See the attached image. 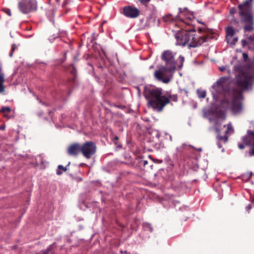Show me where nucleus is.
<instances>
[{"label": "nucleus", "mask_w": 254, "mask_h": 254, "mask_svg": "<svg viewBox=\"0 0 254 254\" xmlns=\"http://www.w3.org/2000/svg\"><path fill=\"white\" fill-rule=\"evenodd\" d=\"M1 66L0 65V93H3L5 90L4 82L5 81L4 75L1 71Z\"/></svg>", "instance_id": "15"}, {"label": "nucleus", "mask_w": 254, "mask_h": 254, "mask_svg": "<svg viewBox=\"0 0 254 254\" xmlns=\"http://www.w3.org/2000/svg\"><path fill=\"white\" fill-rule=\"evenodd\" d=\"M142 227L144 231H148L150 233L152 232L153 231L151 224L148 222L143 223Z\"/></svg>", "instance_id": "17"}, {"label": "nucleus", "mask_w": 254, "mask_h": 254, "mask_svg": "<svg viewBox=\"0 0 254 254\" xmlns=\"http://www.w3.org/2000/svg\"><path fill=\"white\" fill-rule=\"evenodd\" d=\"M210 34L211 30L206 27L199 28L197 31L193 28L190 47L196 48L203 43L208 42L212 39V37L210 35Z\"/></svg>", "instance_id": "5"}, {"label": "nucleus", "mask_w": 254, "mask_h": 254, "mask_svg": "<svg viewBox=\"0 0 254 254\" xmlns=\"http://www.w3.org/2000/svg\"><path fill=\"white\" fill-rule=\"evenodd\" d=\"M121 253L122 254H127V252L126 251H121Z\"/></svg>", "instance_id": "46"}, {"label": "nucleus", "mask_w": 254, "mask_h": 254, "mask_svg": "<svg viewBox=\"0 0 254 254\" xmlns=\"http://www.w3.org/2000/svg\"><path fill=\"white\" fill-rule=\"evenodd\" d=\"M176 55V53L169 50L164 51L161 55V60L165 64L164 66L169 67V70L175 71L177 68L178 70H180L183 66L185 61L184 57L180 55L178 59L179 63L177 64L175 59Z\"/></svg>", "instance_id": "4"}, {"label": "nucleus", "mask_w": 254, "mask_h": 254, "mask_svg": "<svg viewBox=\"0 0 254 254\" xmlns=\"http://www.w3.org/2000/svg\"><path fill=\"white\" fill-rule=\"evenodd\" d=\"M217 140H220L224 143H226L228 140V136L225 133L224 136L220 135V134H217L216 136Z\"/></svg>", "instance_id": "20"}, {"label": "nucleus", "mask_w": 254, "mask_h": 254, "mask_svg": "<svg viewBox=\"0 0 254 254\" xmlns=\"http://www.w3.org/2000/svg\"><path fill=\"white\" fill-rule=\"evenodd\" d=\"M222 152H223L224 151V148L222 149Z\"/></svg>", "instance_id": "50"}, {"label": "nucleus", "mask_w": 254, "mask_h": 254, "mask_svg": "<svg viewBox=\"0 0 254 254\" xmlns=\"http://www.w3.org/2000/svg\"><path fill=\"white\" fill-rule=\"evenodd\" d=\"M143 164H144V165H145L146 164H147V161L146 160H144L143 161Z\"/></svg>", "instance_id": "45"}, {"label": "nucleus", "mask_w": 254, "mask_h": 254, "mask_svg": "<svg viewBox=\"0 0 254 254\" xmlns=\"http://www.w3.org/2000/svg\"><path fill=\"white\" fill-rule=\"evenodd\" d=\"M232 95L231 100L225 95L224 98L222 100L221 103L226 105L227 108L230 109L233 114L238 115L240 114L243 110V96L241 91L236 88H232L231 91H229L228 95Z\"/></svg>", "instance_id": "2"}, {"label": "nucleus", "mask_w": 254, "mask_h": 254, "mask_svg": "<svg viewBox=\"0 0 254 254\" xmlns=\"http://www.w3.org/2000/svg\"><path fill=\"white\" fill-rule=\"evenodd\" d=\"M221 124L218 122H216L215 124V129L216 132L218 134H220L221 130L220 128H218V126H220Z\"/></svg>", "instance_id": "29"}, {"label": "nucleus", "mask_w": 254, "mask_h": 254, "mask_svg": "<svg viewBox=\"0 0 254 254\" xmlns=\"http://www.w3.org/2000/svg\"><path fill=\"white\" fill-rule=\"evenodd\" d=\"M236 12H237V9L234 7L231 8L230 10V13L231 14H234L235 13H236Z\"/></svg>", "instance_id": "35"}, {"label": "nucleus", "mask_w": 254, "mask_h": 254, "mask_svg": "<svg viewBox=\"0 0 254 254\" xmlns=\"http://www.w3.org/2000/svg\"><path fill=\"white\" fill-rule=\"evenodd\" d=\"M173 15L171 14H168L163 16V19L164 21L168 22L173 19Z\"/></svg>", "instance_id": "26"}, {"label": "nucleus", "mask_w": 254, "mask_h": 254, "mask_svg": "<svg viewBox=\"0 0 254 254\" xmlns=\"http://www.w3.org/2000/svg\"><path fill=\"white\" fill-rule=\"evenodd\" d=\"M0 112L1 113H4L5 112L10 113L11 112V108L9 107H2L0 110Z\"/></svg>", "instance_id": "28"}, {"label": "nucleus", "mask_w": 254, "mask_h": 254, "mask_svg": "<svg viewBox=\"0 0 254 254\" xmlns=\"http://www.w3.org/2000/svg\"><path fill=\"white\" fill-rule=\"evenodd\" d=\"M112 140L113 142L117 145V147L119 148H121L122 147V145L118 142L119 137L117 136H114Z\"/></svg>", "instance_id": "25"}, {"label": "nucleus", "mask_w": 254, "mask_h": 254, "mask_svg": "<svg viewBox=\"0 0 254 254\" xmlns=\"http://www.w3.org/2000/svg\"><path fill=\"white\" fill-rule=\"evenodd\" d=\"M252 208V205L251 204H248L246 207V209L247 210V211H249Z\"/></svg>", "instance_id": "38"}, {"label": "nucleus", "mask_w": 254, "mask_h": 254, "mask_svg": "<svg viewBox=\"0 0 254 254\" xmlns=\"http://www.w3.org/2000/svg\"><path fill=\"white\" fill-rule=\"evenodd\" d=\"M243 57L244 60L246 61L248 59V55L246 53H243Z\"/></svg>", "instance_id": "37"}, {"label": "nucleus", "mask_w": 254, "mask_h": 254, "mask_svg": "<svg viewBox=\"0 0 254 254\" xmlns=\"http://www.w3.org/2000/svg\"><path fill=\"white\" fill-rule=\"evenodd\" d=\"M143 92L148 100V107L157 112H162L171 101L177 102L178 100V95L172 94L171 90L165 91L161 88L152 85L145 86Z\"/></svg>", "instance_id": "1"}, {"label": "nucleus", "mask_w": 254, "mask_h": 254, "mask_svg": "<svg viewBox=\"0 0 254 254\" xmlns=\"http://www.w3.org/2000/svg\"><path fill=\"white\" fill-rule=\"evenodd\" d=\"M241 43H242V45L243 47L246 46L248 44L247 40L246 39L242 40Z\"/></svg>", "instance_id": "33"}, {"label": "nucleus", "mask_w": 254, "mask_h": 254, "mask_svg": "<svg viewBox=\"0 0 254 254\" xmlns=\"http://www.w3.org/2000/svg\"><path fill=\"white\" fill-rule=\"evenodd\" d=\"M16 48H17V47L15 44H13L11 45V52L9 54V56L10 57H12L13 56V52L16 49Z\"/></svg>", "instance_id": "30"}, {"label": "nucleus", "mask_w": 254, "mask_h": 254, "mask_svg": "<svg viewBox=\"0 0 254 254\" xmlns=\"http://www.w3.org/2000/svg\"><path fill=\"white\" fill-rule=\"evenodd\" d=\"M70 163V162H68V163L67 165L66 166H65V167H66V168H67V166H69Z\"/></svg>", "instance_id": "48"}, {"label": "nucleus", "mask_w": 254, "mask_h": 254, "mask_svg": "<svg viewBox=\"0 0 254 254\" xmlns=\"http://www.w3.org/2000/svg\"><path fill=\"white\" fill-rule=\"evenodd\" d=\"M252 0H246L238 6L241 22L244 24L245 32H251L254 29V15L252 11L251 2Z\"/></svg>", "instance_id": "3"}, {"label": "nucleus", "mask_w": 254, "mask_h": 254, "mask_svg": "<svg viewBox=\"0 0 254 254\" xmlns=\"http://www.w3.org/2000/svg\"><path fill=\"white\" fill-rule=\"evenodd\" d=\"M193 29L192 28L188 30L178 31L175 35V37L177 40L176 45L183 47L187 46L189 49L191 48L190 47V45L192 41Z\"/></svg>", "instance_id": "6"}, {"label": "nucleus", "mask_w": 254, "mask_h": 254, "mask_svg": "<svg viewBox=\"0 0 254 254\" xmlns=\"http://www.w3.org/2000/svg\"><path fill=\"white\" fill-rule=\"evenodd\" d=\"M222 142L220 140H217V144L219 148H221L222 147Z\"/></svg>", "instance_id": "36"}, {"label": "nucleus", "mask_w": 254, "mask_h": 254, "mask_svg": "<svg viewBox=\"0 0 254 254\" xmlns=\"http://www.w3.org/2000/svg\"><path fill=\"white\" fill-rule=\"evenodd\" d=\"M196 92L198 97L200 99H203L206 96V93L205 90L198 89Z\"/></svg>", "instance_id": "23"}, {"label": "nucleus", "mask_w": 254, "mask_h": 254, "mask_svg": "<svg viewBox=\"0 0 254 254\" xmlns=\"http://www.w3.org/2000/svg\"><path fill=\"white\" fill-rule=\"evenodd\" d=\"M149 157L150 158L152 159V158H151V156H150V155H149Z\"/></svg>", "instance_id": "51"}, {"label": "nucleus", "mask_w": 254, "mask_h": 254, "mask_svg": "<svg viewBox=\"0 0 254 254\" xmlns=\"http://www.w3.org/2000/svg\"><path fill=\"white\" fill-rule=\"evenodd\" d=\"M252 147L249 150V155L250 156H254V145H252Z\"/></svg>", "instance_id": "31"}, {"label": "nucleus", "mask_w": 254, "mask_h": 254, "mask_svg": "<svg viewBox=\"0 0 254 254\" xmlns=\"http://www.w3.org/2000/svg\"><path fill=\"white\" fill-rule=\"evenodd\" d=\"M181 91L182 92H184L187 95L188 91H187V90H186V89H182V90H181Z\"/></svg>", "instance_id": "40"}, {"label": "nucleus", "mask_w": 254, "mask_h": 254, "mask_svg": "<svg viewBox=\"0 0 254 254\" xmlns=\"http://www.w3.org/2000/svg\"><path fill=\"white\" fill-rule=\"evenodd\" d=\"M181 21H182L183 22H184V23H185V24H189V23L187 21H186V20H184V19H181Z\"/></svg>", "instance_id": "39"}, {"label": "nucleus", "mask_w": 254, "mask_h": 254, "mask_svg": "<svg viewBox=\"0 0 254 254\" xmlns=\"http://www.w3.org/2000/svg\"><path fill=\"white\" fill-rule=\"evenodd\" d=\"M67 169L66 167H64L62 165H59L58 167V169L56 171V174L57 175H61L62 174L63 172H66Z\"/></svg>", "instance_id": "22"}, {"label": "nucleus", "mask_w": 254, "mask_h": 254, "mask_svg": "<svg viewBox=\"0 0 254 254\" xmlns=\"http://www.w3.org/2000/svg\"><path fill=\"white\" fill-rule=\"evenodd\" d=\"M7 13L9 15H10V10H8V12H7Z\"/></svg>", "instance_id": "47"}, {"label": "nucleus", "mask_w": 254, "mask_h": 254, "mask_svg": "<svg viewBox=\"0 0 254 254\" xmlns=\"http://www.w3.org/2000/svg\"><path fill=\"white\" fill-rule=\"evenodd\" d=\"M121 13L127 18H135L139 15L140 11L134 6L127 5L123 7Z\"/></svg>", "instance_id": "13"}, {"label": "nucleus", "mask_w": 254, "mask_h": 254, "mask_svg": "<svg viewBox=\"0 0 254 254\" xmlns=\"http://www.w3.org/2000/svg\"><path fill=\"white\" fill-rule=\"evenodd\" d=\"M243 143H239L238 146L239 149H244L246 146L254 145V131L248 130L247 134L242 138Z\"/></svg>", "instance_id": "12"}, {"label": "nucleus", "mask_w": 254, "mask_h": 254, "mask_svg": "<svg viewBox=\"0 0 254 254\" xmlns=\"http://www.w3.org/2000/svg\"><path fill=\"white\" fill-rule=\"evenodd\" d=\"M236 85L248 89L254 83V71L242 72L236 76Z\"/></svg>", "instance_id": "7"}, {"label": "nucleus", "mask_w": 254, "mask_h": 254, "mask_svg": "<svg viewBox=\"0 0 254 254\" xmlns=\"http://www.w3.org/2000/svg\"><path fill=\"white\" fill-rule=\"evenodd\" d=\"M151 0H139L140 2L143 4V5H146L148 4V3Z\"/></svg>", "instance_id": "32"}, {"label": "nucleus", "mask_w": 254, "mask_h": 254, "mask_svg": "<svg viewBox=\"0 0 254 254\" xmlns=\"http://www.w3.org/2000/svg\"><path fill=\"white\" fill-rule=\"evenodd\" d=\"M154 68V65H151L149 66V68L150 69H153Z\"/></svg>", "instance_id": "44"}, {"label": "nucleus", "mask_w": 254, "mask_h": 254, "mask_svg": "<svg viewBox=\"0 0 254 254\" xmlns=\"http://www.w3.org/2000/svg\"><path fill=\"white\" fill-rule=\"evenodd\" d=\"M227 43L232 45H234L238 41V38L234 36H226Z\"/></svg>", "instance_id": "18"}, {"label": "nucleus", "mask_w": 254, "mask_h": 254, "mask_svg": "<svg viewBox=\"0 0 254 254\" xmlns=\"http://www.w3.org/2000/svg\"><path fill=\"white\" fill-rule=\"evenodd\" d=\"M219 69L221 71H224L225 69V67L223 66V67H220Z\"/></svg>", "instance_id": "41"}, {"label": "nucleus", "mask_w": 254, "mask_h": 254, "mask_svg": "<svg viewBox=\"0 0 254 254\" xmlns=\"http://www.w3.org/2000/svg\"><path fill=\"white\" fill-rule=\"evenodd\" d=\"M81 153L87 159H90L96 153L97 146L92 141H87L81 144Z\"/></svg>", "instance_id": "11"}, {"label": "nucleus", "mask_w": 254, "mask_h": 254, "mask_svg": "<svg viewBox=\"0 0 254 254\" xmlns=\"http://www.w3.org/2000/svg\"><path fill=\"white\" fill-rule=\"evenodd\" d=\"M228 78L227 76L221 77L213 84L212 86L213 89L212 94L214 98H218L219 95L223 94L225 91L228 95V92L231 91V90L226 91L224 87L225 84Z\"/></svg>", "instance_id": "9"}, {"label": "nucleus", "mask_w": 254, "mask_h": 254, "mask_svg": "<svg viewBox=\"0 0 254 254\" xmlns=\"http://www.w3.org/2000/svg\"><path fill=\"white\" fill-rule=\"evenodd\" d=\"M81 145L78 143L70 144L67 149V153L69 156H77L81 152Z\"/></svg>", "instance_id": "14"}, {"label": "nucleus", "mask_w": 254, "mask_h": 254, "mask_svg": "<svg viewBox=\"0 0 254 254\" xmlns=\"http://www.w3.org/2000/svg\"><path fill=\"white\" fill-rule=\"evenodd\" d=\"M55 244V243L49 245L45 250L41 252L42 254H49L50 253V252L52 251L53 247Z\"/></svg>", "instance_id": "24"}, {"label": "nucleus", "mask_w": 254, "mask_h": 254, "mask_svg": "<svg viewBox=\"0 0 254 254\" xmlns=\"http://www.w3.org/2000/svg\"><path fill=\"white\" fill-rule=\"evenodd\" d=\"M64 33L63 32H60L59 31V33L57 34H54L52 36H50L49 38V41L50 42L52 43L54 42V41L57 39V38L62 36V35H64Z\"/></svg>", "instance_id": "21"}, {"label": "nucleus", "mask_w": 254, "mask_h": 254, "mask_svg": "<svg viewBox=\"0 0 254 254\" xmlns=\"http://www.w3.org/2000/svg\"><path fill=\"white\" fill-rule=\"evenodd\" d=\"M114 107H115L117 108L121 109H125L126 108V106L125 105H115Z\"/></svg>", "instance_id": "34"}, {"label": "nucleus", "mask_w": 254, "mask_h": 254, "mask_svg": "<svg viewBox=\"0 0 254 254\" xmlns=\"http://www.w3.org/2000/svg\"><path fill=\"white\" fill-rule=\"evenodd\" d=\"M253 175V174L252 172L249 173V178H251Z\"/></svg>", "instance_id": "42"}, {"label": "nucleus", "mask_w": 254, "mask_h": 254, "mask_svg": "<svg viewBox=\"0 0 254 254\" xmlns=\"http://www.w3.org/2000/svg\"><path fill=\"white\" fill-rule=\"evenodd\" d=\"M226 36H234L236 31L232 26L226 28Z\"/></svg>", "instance_id": "16"}, {"label": "nucleus", "mask_w": 254, "mask_h": 254, "mask_svg": "<svg viewBox=\"0 0 254 254\" xmlns=\"http://www.w3.org/2000/svg\"><path fill=\"white\" fill-rule=\"evenodd\" d=\"M83 165H84V163H81V164H80V166H82Z\"/></svg>", "instance_id": "49"}, {"label": "nucleus", "mask_w": 254, "mask_h": 254, "mask_svg": "<svg viewBox=\"0 0 254 254\" xmlns=\"http://www.w3.org/2000/svg\"><path fill=\"white\" fill-rule=\"evenodd\" d=\"M72 69L70 71V73L73 76L74 80H75L77 77V70L73 65H72Z\"/></svg>", "instance_id": "27"}, {"label": "nucleus", "mask_w": 254, "mask_h": 254, "mask_svg": "<svg viewBox=\"0 0 254 254\" xmlns=\"http://www.w3.org/2000/svg\"><path fill=\"white\" fill-rule=\"evenodd\" d=\"M37 7L36 0H20L18 3L19 10L25 14L36 11Z\"/></svg>", "instance_id": "10"}, {"label": "nucleus", "mask_w": 254, "mask_h": 254, "mask_svg": "<svg viewBox=\"0 0 254 254\" xmlns=\"http://www.w3.org/2000/svg\"><path fill=\"white\" fill-rule=\"evenodd\" d=\"M4 128H5V127H4V126H0V129H1V130H3V129H4Z\"/></svg>", "instance_id": "43"}, {"label": "nucleus", "mask_w": 254, "mask_h": 254, "mask_svg": "<svg viewBox=\"0 0 254 254\" xmlns=\"http://www.w3.org/2000/svg\"><path fill=\"white\" fill-rule=\"evenodd\" d=\"M226 126L227 127V129L225 131V133L228 136L229 133H232L234 132V130L233 128L231 123H230L227 125H225L224 127H225Z\"/></svg>", "instance_id": "19"}, {"label": "nucleus", "mask_w": 254, "mask_h": 254, "mask_svg": "<svg viewBox=\"0 0 254 254\" xmlns=\"http://www.w3.org/2000/svg\"><path fill=\"white\" fill-rule=\"evenodd\" d=\"M175 71L169 70V67L164 65L160 66L154 73V77L164 83H168L172 78L173 74Z\"/></svg>", "instance_id": "8"}]
</instances>
